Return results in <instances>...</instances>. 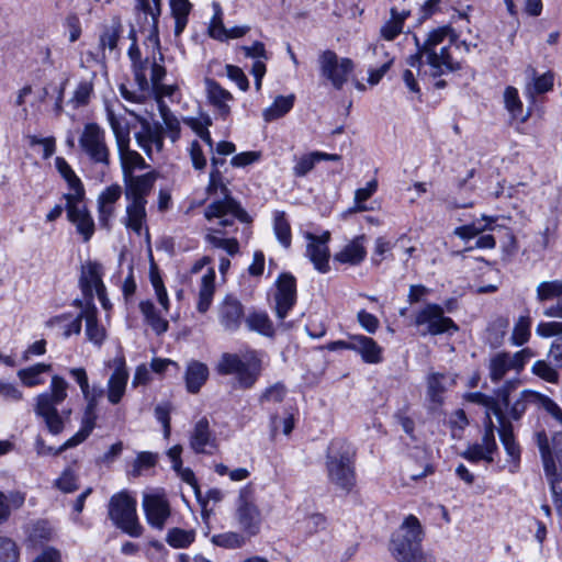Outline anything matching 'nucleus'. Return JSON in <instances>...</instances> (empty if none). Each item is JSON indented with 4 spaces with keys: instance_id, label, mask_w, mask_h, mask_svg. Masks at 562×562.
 Instances as JSON below:
<instances>
[{
    "instance_id": "obj_32",
    "label": "nucleus",
    "mask_w": 562,
    "mask_h": 562,
    "mask_svg": "<svg viewBox=\"0 0 562 562\" xmlns=\"http://www.w3.org/2000/svg\"><path fill=\"white\" fill-rule=\"evenodd\" d=\"M215 292V272L210 269L201 280L199 291V301L196 304L198 312L204 314L209 311Z\"/></svg>"
},
{
    "instance_id": "obj_54",
    "label": "nucleus",
    "mask_w": 562,
    "mask_h": 562,
    "mask_svg": "<svg viewBox=\"0 0 562 562\" xmlns=\"http://www.w3.org/2000/svg\"><path fill=\"white\" fill-rule=\"evenodd\" d=\"M194 531L181 528H171L167 532L166 541L172 548H188L194 541Z\"/></svg>"
},
{
    "instance_id": "obj_41",
    "label": "nucleus",
    "mask_w": 562,
    "mask_h": 562,
    "mask_svg": "<svg viewBox=\"0 0 562 562\" xmlns=\"http://www.w3.org/2000/svg\"><path fill=\"white\" fill-rule=\"evenodd\" d=\"M533 396L540 397V393L531 390H524L520 393L519 398L515 401V403L512 406L509 405L506 408L508 409L509 416L513 419L518 420L524 415L528 406H535L539 408V401H536Z\"/></svg>"
},
{
    "instance_id": "obj_10",
    "label": "nucleus",
    "mask_w": 562,
    "mask_h": 562,
    "mask_svg": "<svg viewBox=\"0 0 562 562\" xmlns=\"http://www.w3.org/2000/svg\"><path fill=\"white\" fill-rule=\"evenodd\" d=\"M79 144L94 164L104 166L110 164V151L105 144L104 131L97 123L85 125Z\"/></svg>"
},
{
    "instance_id": "obj_56",
    "label": "nucleus",
    "mask_w": 562,
    "mask_h": 562,
    "mask_svg": "<svg viewBox=\"0 0 562 562\" xmlns=\"http://www.w3.org/2000/svg\"><path fill=\"white\" fill-rule=\"evenodd\" d=\"M392 19L381 27V36L386 41H393L403 30L405 14H398L395 9H392Z\"/></svg>"
},
{
    "instance_id": "obj_13",
    "label": "nucleus",
    "mask_w": 562,
    "mask_h": 562,
    "mask_svg": "<svg viewBox=\"0 0 562 562\" xmlns=\"http://www.w3.org/2000/svg\"><path fill=\"white\" fill-rule=\"evenodd\" d=\"M138 1V8L146 14H149L153 20V29L155 34V44L159 48V40L157 36L158 33V18L161 13L160 8V0H137ZM158 60L157 57L154 55L150 64V82L153 88L158 87L159 83H161V80L166 76V68L161 65L164 61V55L158 49Z\"/></svg>"
},
{
    "instance_id": "obj_21",
    "label": "nucleus",
    "mask_w": 562,
    "mask_h": 562,
    "mask_svg": "<svg viewBox=\"0 0 562 562\" xmlns=\"http://www.w3.org/2000/svg\"><path fill=\"white\" fill-rule=\"evenodd\" d=\"M527 351H518L514 355L508 352H498L490 360V379L493 382H499L510 371L519 372L521 370V362L519 358Z\"/></svg>"
},
{
    "instance_id": "obj_62",
    "label": "nucleus",
    "mask_w": 562,
    "mask_h": 562,
    "mask_svg": "<svg viewBox=\"0 0 562 562\" xmlns=\"http://www.w3.org/2000/svg\"><path fill=\"white\" fill-rule=\"evenodd\" d=\"M531 319L529 316H520L515 324L512 339L515 345H524L530 337Z\"/></svg>"
},
{
    "instance_id": "obj_15",
    "label": "nucleus",
    "mask_w": 562,
    "mask_h": 562,
    "mask_svg": "<svg viewBox=\"0 0 562 562\" xmlns=\"http://www.w3.org/2000/svg\"><path fill=\"white\" fill-rule=\"evenodd\" d=\"M518 380L507 381L502 389L497 392V398L487 396L481 392L470 393L468 398L472 403H476L486 407V416H491V413L497 417V420L502 419L504 414V408L509 406V394L513 390L516 389Z\"/></svg>"
},
{
    "instance_id": "obj_45",
    "label": "nucleus",
    "mask_w": 562,
    "mask_h": 562,
    "mask_svg": "<svg viewBox=\"0 0 562 562\" xmlns=\"http://www.w3.org/2000/svg\"><path fill=\"white\" fill-rule=\"evenodd\" d=\"M448 36L452 43L454 41V34L452 27L449 25L440 26L429 32L427 38L423 43V50L426 52V57L429 53L435 52V48Z\"/></svg>"
},
{
    "instance_id": "obj_22",
    "label": "nucleus",
    "mask_w": 562,
    "mask_h": 562,
    "mask_svg": "<svg viewBox=\"0 0 562 562\" xmlns=\"http://www.w3.org/2000/svg\"><path fill=\"white\" fill-rule=\"evenodd\" d=\"M67 218L72 223L83 241H89L94 233V221L83 202L65 206Z\"/></svg>"
},
{
    "instance_id": "obj_55",
    "label": "nucleus",
    "mask_w": 562,
    "mask_h": 562,
    "mask_svg": "<svg viewBox=\"0 0 562 562\" xmlns=\"http://www.w3.org/2000/svg\"><path fill=\"white\" fill-rule=\"evenodd\" d=\"M446 375L442 373H431L427 380V394L432 403L440 404L442 402V394L446 391L443 381Z\"/></svg>"
},
{
    "instance_id": "obj_12",
    "label": "nucleus",
    "mask_w": 562,
    "mask_h": 562,
    "mask_svg": "<svg viewBox=\"0 0 562 562\" xmlns=\"http://www.w3.org/2000/svg\"><path fill=\"white\" fill-rule=\"evenodd\" d=\"M218 190L223 195V199L214 201L207 205L204 211L205 218L211 221L215 217H223L224 215L231 214L234 218H237L241 223H250L251 217L231 195V191L227 186L222 183Z\"/></svg>"
},
{
    "instance_id": "obj_7",
    "label": "nucleus",
    "mask_w": 562,
    "mask_h": 562,
    "mask_svg": "<svg viewBox=\"0 0 562 562\" xmlns=\"http://www.w3.org/2000/svg\"><path fill=\"white\" fill-rule=\"evenodd\" d=\"M236 519L240 529L249 537L259 533L262 516L260 509L255 503V497L249 486L244 487L239 493L236 507Z\"/></svg>"
},
{
    "instance_id": "obj_52",
    "label": "nucleus",
    "mask_w": 562,
    "mask_h": 562,
    "mask_svg": "<svg viewBox=\"0 0 562 562\" xmlns=\"http://www.w3.org/2000/svg\"><path fill=\"white\" fill-rule=\"evenodd\" d=\"M159 113L166 126V130L169 133V136L172 142H176L180 136V122L175 116V114L170 111L168 105L164 102V100H159Z\"/></svg>"
},
{
    "instance_id": "obj_42",
    "label": "nucleus",
    "mask_w": 562,
    "mask_h": 562,
    "mask_svg": "<svg viewBox=\"0 0 562 562\" xmlns=\"http://www.w3.org/2000/svg\"><path fill=\"white\" fill-rule=\"evenodd\" d=\"M170 9L176 22L175 35L179 36L187 26L191 3L189 0H170Z\"/></svg>"
},
{
    "instance_id": "obj_35",
    "label": "nucleus",
    "mask_w": 562,
    "mask_h": 562,
    "mask_svg": "<svg viewBox=\"0 0 562 562\" xmlns=\"http://www.w3.org/2000/svg\"><path fill=\"white\" fill-rule=\"evenodd\" d=\"M25 494L11 491L8 494L0 492V525L8 521L12 509H19L24 505Z\"/></svg>"
},
{
    "instance_id": "obj_25",
    "label": "nucleus",
    "mask_w": 562,
    "mask_h": 562,
    "mask_svg": "<svg viewBox=\"0 0 562 562\" xmlns=\"http://www.w3.org/2000/svg\"><path fill=\"white\" fill-rule=\"evenodd\" d=\"M426 63L430 67V76L436 78L447 72H453L461 68L458 61H453L449 46H443L440 52L429 53Z\"/></svg>"
},
{
    "instance_id": "obj_58",
    "label": "nucleus",
    "mask_w": 562,
    "mask_h": 562,
    "mask_svg": "<svg viewBox=\"0 0 562 562\" xmlns=\"http://www.w3.org/2000/svg\"><path fill=\"white\" fill-rule=\"evenodd\" d=\"M66 182L70 191L64 194L66 205H69L70 203L75 204L83 202L86 191L81 180L77 177V175L75 173L71 178L67 179Z\"/></svg>"
},
{
    "instance_id": "obj_30",
    "label": "nucleus",
    "mask_w": 562,
    "mask_h": 562,
    "mask_svg": "<svg viewBox=\"0 0 562 562\" xmlns=\"http://www.w3.org/2000/svg\"><path fill=\"white\" fill-rule=\"evenodd\" d=\"M207 378L209 369L206 364L200 361L189 362L184 374L188 392L192 394L198 393L202 385L206 382Z\"/></svg>"
},
{
    "instance_id": "obj_18",
    "label": "nucleus",
    "mask_w": 562,
    "mask_h": 562,
    "mask_svg": "<svg viewBox=\"0 0 562 562\" xmlns=\"http://www.w3.org/2000/svg\"><path fill=\"white\" fill-rule=\"evenodd\" d=\"M157 176L155 172H147L140 176H126L123 178L125 184V198L130 202L147 203Z\"/></svg>"
},
{
    "instance_id": "obj_39",
    "label": "nucleus",
    "mask_w": 562,
    "mask_h": 562,
    "mask_svg": "<svg viewBox=\"0 0 562 562\" xmlns=\"http://www.w3.org/2000/svg\"><path fill=\"white\" fill-rule=\"evenodd\" d=\"M295 101L294 94H289L286 97L284 95H278L272 105L267 108L262 115L265 121L271 122L274 120H278L285 115L290 110L293 108Z\"/></svg>"
},
{
    "instance_id": "obj_44",
    "label": "nucleus",
    "mask_w": 562,
    "mask_h": 562,
    "mask_svg": "<svg viewBox=\"0 0 562 562\" xmlns=\"http://www.w3.org/2000/svg\"><path fill=\"white\" fill-rule=\"evenodd\" d=\"M52 370V364L36 363L18 371V376L25 386L32 387L43 383L41 375Z\"/></svg>"
},
{
    "instance_id": "obj_34",
    "label": "nucleus",
    "mask_w": 562,
    "mask_h": 562,
    "mask_svg": "<svg viewBox=\"0 0 562 562\" xmlns=\"http://www.w3.org/2000/svg\"><path fill=\"white\" fill-rule=\"evenodd\" d=\"M306 255L319 272L325 273L329 270V249L327 245H324V241L316 243L310 240L306 247Z\"/></svg>"
},
{
    "instance_id": "obj_20",
    "label": "nucleus",
    "mask_w": 562,
    "mask_h": 562,
    "mask_svg": "<svg viewBox=\"0 0 562 562\" xmlns=\"http://www.w3.org/2000/svg\"><path fill=\"white\" fill-rule=\"evenodd\" d=\"M214 15L209 26V34L212 38L226 42L231 38H240L245 36L249 31L250 26L241 25L226 29L223 23V12L218 2H213Z\"/></svg>"
},
{
    "instance_id": "obj_40",
    "label": "nucleus",
    "mask_w": 562,
    "mask_h": 562,
    "mask_svg": "<svg viewBox=\"0 0 562 562\" xmlns=\"http://www.w3.org/2000/svg\"><path fill=\"white\" fill-rule=\"evenodd\" d=\"M97 313L94 305L87 306L85 310L86 335L93 344L101 345L104 339V329L98 325Z\"/></svg>"
},
{
    "instance_id": "obj_38",
    "label": "nucleus",
    "mask_w": 562,
    "mask_h": 562,
    "mask_svg": "<svg viewBox=\"0 0 562 562\" xmlns=\"http://www.w3.org/2000/svg\"><path fill=\"white\" fill-rule=\"evenodd\" d=\"M117 150L121 159L123 178L126 176H134L133 171L135 169L146 168L144 158L137 151L131 150L130 145H126L123 148H117Z\"/></svg>"
},
{
    "instance_id": "obj_24",
    "label": "nucleus",
    "mask_w": 562,
    "mask_h": 562,
    "mask_svg": "<svg viewBox=\"0 0 562 562\" xmlns=\"http://www.w3.org/2000/svg\"><path fill=\"white\" fill-rule=\"evenodd\" d=\"M541 337L558 336L548 352V359L559 368H562V322L540 323L536 328Z\"/></svg>"
},
{
    "instance_id": "obj_2",
    "label": "nucleus",
    "mask_w": 562,
    "mask_h": 562,
    "mask_svg": "<svg viewBox=\"0 0 562 562\" xmlns=\"http://www.w3.org/2000/svg\"><path fill=\"white\" fill-rule=\"evenodd\" d=\"M537 443L554 502L562 516V434H557L550 445L547 435L538 432Z\"/></svg>"
},
{
    "instance_id": "obj_49",
    "label": "nucleus",
    "mask_w": 562,
    "mask_h": 562,
    "mask_svg": "<svg viewBox=\"0 0 562 562\" xmlns=\"http://www.w3.org/2000/svg\"><path fill=\"white\" fill-rule=\"evenodd\" d=\"M245 323L249 330L258 331L265 336H272L273 327L266 313H251L245 317Z\"/></svg>"
},
{
    "instance_id": "obj_51",
    "label": "nucleus",
    "mask_w": 562,
    "mask_h": 562,
    "mask_svg": "<svg viewBox=\"0 0 562 562\" xmlns=\"http://www.w3.org/2000/svg\"><path fill=\"white\" fill-rule=\"evenodd\" d=\"M93 94V80L85 79L81 80L74 91L72 98L69 102L75 109L87 105L90 102V98Z\"/></svg>"
},
{
    "instance_id": "obj_8",
    "label": "nucleus",
    "mask_w": 562,
    "mask_h": 562,
    "mask_svg": "<svg viewBox=\"0 0 562 562\" xmlns=\"http://www.w3.org/2000/svg\"><path fill=\"white\" fill-rule=\"evenodd\" d=\"M415 325L426 326L422 335H441L445 333L457 331L458 325L452 318L445 316L443 308L435 303L426 304L415 316Z\"/></svg>"
},
{
    "instance_id": "obj_37",
    "label": "nucleus",
    "mask_w": 562,
    "mask_h": 562,
    "mask_svg": "<svg viewBox=\"0 0 562 562\" xmlns=\"http://www.w3.org/2000/svg\"><path fill=\"white\" fill-rule=\"evenodd\" d=\"M106 116L115 136L117 148L130 145V127L125 119L115 115L114 111L106 106Z\"/></svg>"
},
{
    "instance_id": "obj_11",
    "label": "nucleus",
    "mask_w": 562,
    "mask_h": 562,
    "mask_svg": "<svg viewBox=\"0 0 562 562\" xmlns=\"http://www.w3.org/2000/svg\"><path fill=\"white\" fill-rule=\"evenodd\" d=\"M102 276L103 267L97 261H88L86 265L81 266L79 288L87 302V306L94 305V294L98 299H103L105 285L102 281Z\"/></svg>"
},
{
    "instance_id": "obj_27",
    "label": "nucleus",
    "mask_w": 562,
    "mask_h": 562,
    "mask_svg": "<svg viewBox=\"0 0 562 562\" xmlns=\"http://www.w3.org/2000/svg\"><path fill=\"white\" fill-rule=\"evenodd\" d=\"M97 419V409H92L91 407H85L80 429L71 438L65 441L58 448V451H65L83 442L95 428Z\"/></svg>"
},
{
    "instance_id": "obj_26",
    "label": "nucleus",
    "mask_w": 562,
    "mask_h": 562,
    "mask_svg": "<svg viewBox=\"0 0 562 562\" xmlns=\"http://www.w3.org/2000/svg\"><path fill=\"white\" fill-rule=\"evenodd\" d=\"M352 350L360 353L366 363H380L383 360V349L374 339L363 335L352 336Z\"/></svg>"
},
{
    "instance_id": "obj_19",
    "label": "nucleus",
    "mask_w": 562,
    "mask_h": 562,
    "mask_svg": "<svg viewBox=\"0 0 562 562\" xmlns=\"http://www.w3.org/2000/svg\"><path fill=\"white\" fill-rule=\"evenodd\" d=\"M112 367L114 370L108 381V401L116 405L122 401L125 394L130 374L124 357L114 358L112 360Z\"/></svg>"
},
{
    "instance_id": "obj_50",
    "label": "nucleus",
    "mask_w": 562,
    "mask_h": 562,
    "mask_svg": "<svg viewBox=\"0 0 562 562\" xmlns=\"http://www.w3.org/2000/svg\"><path fill=\"white\" fill-rule=\"evenodd\" d=\"M370 49L374 55L383 54L387 57V59L378 68L369 69V77L368 82L372 86L378 85L381 79L384 77V75L389 71L393 64V58H390L385 47L383 45H372L370 46Z\"/></svg>"
},
{
    "instance_id": "obj_4",
    "label": "nucleus",
    "mask_w": 562,
    "mask_h": 562,
    "mask_svg": "<svg viewBox=\"0 0 562 562\" xmlns=\"http://www.w3.org/2000/svg\"><path fill=\"white\" fill-rule=\"evenodd\" d=\"M423 529L419 520L409 515L392 535L390 551L395 560L428 555L422 550Z\"/></svg>"
},
{
    "instance_id": "obj_36",
    "label": "nucleus",
    "mask_w": 562,
    "mask_h": 562,
    "mask_svg": "<svg viewBox=\"0 0 562 562\" xmlns=\"http://www.w3.org/2000/svg\"><path fill=\"white\" fill-rule=\"evenodd\" d=\"M146 204L139 202H130L126 206V217L124 224L136 234H140L143 224L146 221Z\"/></svg>"
},
{
    "instance_id": "obj_6",
    "label": "nucleus",
    "mask_w": 562,
    "mask_h": 562,
    "mask_svg": "<svg viewBox=\"0 0 562 562\" xmlns=\"http://www.w3.org/2000/svg\"><path fill=\"white\" fill-rule=\"evenodd\" d=\"M318 66L321 76L330 82L336 90L342 89L355 70V64L350 58H340L330 49L324 50L318 55Z\"/></svg>"
},
{
    "instance_id": "obj_17",
    "label": "nucleus",
    "mask_w": 562,
    "mask_h": 562,
    "mask_svg": "<svg viewBox=\"0 0 562 562\" xmlns=\"http://www.w3.org/2000/svg\"><path fill=\"white\" fill-rule=\"evenodd\" d=\"M143 508L147 522L158 530H162L171 515V508L165 495L145 494Z\"/></svg>"
},
{
    "instance_id": "obj_3",
    "label": "nucleus",
    "mask_w": 562,
    "mask_h": 562,
    "mask_svg": "<svg viewBox=\"0 0 562 562\" xmlns=\"http://www.w3.org/2000/svg\"><path fill=\"white\" fill-rule=\"evenodd\" d=\"M68 386L69 384L64 378L54 375L50 381L49 391L36 397L35 412L38 416L43 417L48 430L53 435H57L64 429V420L56 406L67 398Z\"/></svg>"
},
{
    "instance_id": "obj_5",
    "label": "nucleus",
    "mask_w": 562,
    "mask_h": 562,
    "mask_svg": "<svg viewBox=\"0 0 562 562\" xmlns=\"http://www.w3.org/2000/svg\"><path fill=\"white\" fill-rule=\"evenodd\" d=\"M136 499L127 492L114 494L108 505L109 518L123 532L131 537H140L143 526L139 524L136 513Z\"/></svg>"
},
{
    "instance_id": "obj_59",
    "label": "nucleus",
    "mask_w": 562,
    "mask_h": 562,
    "mask_svg": "<svg viewBox=\"0 0 562 562\" xmlns=\"http://www.w3.org/2000/svg\"><path fill=\"white\" fill-rule=\"evenodd\" d=\"M552 361L548 360H537L531 368V371L535 375L541 378L542 380L557 383L559 380V373L552 367Z\"/></svg>"
},
{
    "instance_id": "obj_63",
    "label": "nucleus",
    "mask_w": 562,
    "mask_h": 562,
    "mask_svg": "<svg viewBox=\"0 0 562 562\" xmlns=\"http://www.w3.org/2000/svg\"><path fill=\"white\" fill-rule=\"evenodd\" d=\"M20 552L16 543L7 537H0V562H18Z\"/></svg>"
},
{
    "instance_id": "obj_64",
    "label": "nucleus",
    "mask_w": 562,
    "mask_h": 562,
    "mask_svg": "<svg viewBox=\"0 0 562 562\" xmlns=\"http://www.w3.org/2000/svg\"><path fill=\"white\" fill-rule=\"evenodd\" d=\"M504 102L506 109L514 115L518 116L522 111V103L519 99L518 91L514 87H507L504 92Z\"/></svg>"
},
{
    "instance_id": "obj_14",
    "label": "nucleus",
    "mask_w": 562,
    "mask_h": 562,
    "mask_svg": "<svg viewBox=\"0 0 562 562\" xmlns=\"http://www.w3.org/2000/svg\"><path fill=\"white\" fill-rule=\"evenodd\" d=\"M216 312L220 325L227 333L237 331L245 322L244 305L232 294H227L217 304Z\"/></svg>"
},
{
    "instance_id": "obj_43",
    "label": "nucleus",
    "mask_w": 562,
    "mask_h": 562,
    "mask_svg": "<svg viewBox=\"0 0 562 562\" xmlns=\"http://www.w3.org/2000/svg\"><path fill=\"white\" fill-rule=\"evenodd\" d=\"M139 146L146 151L147 155L150 154V145H155L158 151H161L164 148V128L161 125L157 124L154 128L147 127L146 134L136 136Z\"/></svg>"
},
{
    "instance_id": "obj_9",
    "label": "nucleus",
    "mask_w": 562,
    "mask_h": 562,
    "mask_svg": "<svg viewBox=\"0 0 562 562\" xmlns=\"http://www.w3.org/2000/svg\"><path fill=\"white\" fill-rule=\"evenodd\" d=\"M220 374H235L238 387L247 390L255 385L259 376V369L241 360L238 355L224 353L217 366Z\"/></svg>"
},
{
    "instance_id": "obj_28",
    "label": "nucleus",
    "mask_w": 562,
    "mask_h": 562,
    "mask_svg": "<svg viewBox=\"0 0 562 562\" xmlns=\"http://www.w3.org/2000/svg\"><path fill=\"white\" fill-rule=\"evenodd\" d=\"M364 241H366L364 235L355 237L339 252H337L334 256V259L341 263H349L352 266L359 265L360 262H362L364 260V258L367 256Z\"/></svg>"
},
{
    "instance_id": "obj_33",
    "label": "nucleus",
    "mask_w": 562,
    "mask_h": 562,
    "mask_svg": "<svg viewBox=\"0 0 562 562\" xmlns=\"http://www.w3.org/2000/svg\"><path fill=\"white\" fill-rule=\"evenodd\" d=\"M139 310L145 317L146 323L151 327V329L157 334L161 335L166 333L169 328L168 321L162 318L158 312L154 303L149 300L142 301L139 303Z\"/></svg>"
},
{
    "instance_id": "obj_47",
    "label": "nucleus",
    "mask_w": 562,
    "mask_h": 562,
    "mask_svg": "<svg viewBox=\"0 0 562 562\" xmlns=\"http://www.w3.org/2000/svg\"><path fill=\"white\" fill-rule=\"evenodd\" d=\"M273 231L279 243L284 248H289L292 240L291 226L283 211H277L274 213Z\"/></svg>"
},
{
    "instance_id": "obj_16",
    "label": "nucleus",
    "mask_w": 562,
    "mask_h": 562,
    "mask_svg": "<svg viewBox=\"0 0 562 562\" xmlns=\"http://www.w3.org/2000/svg\"><path fill=\"white\" fill-rule=\"evenodd\" d=\"M274 302L277 317L284 319L296 302V280L291 273L278 278Z\"/></svg>"
},
{
    "instance_id": "obj_48",
    "label": "nucleus",
    "mask_w": 562,
    "mask_h": 562,
    "mask_svg": "<svg viewBox=\"0 0 562 562\" xmlns=\"http://www.w3.org/2000/svg\"><path fill=\"white\" fill-rule=\"evenodd\" d=\"M536 293L539 302L560 301L562 296V280L542 281L537 285Z\"/></svg>"
},
{
    "instance_id": "obj_57",
    "label": "nucleus",
    "mask_w": 562,
    "mask_h": 562,
    "mask_svg": "<svg viewBox=\"0 0 562 562\" xmlns=\"http://www.w3.org/2000/svg\"><path fill=\"white\" fill-rule=\"evenodd\" d=\"M122 32L121 21L115 19L112 21V24L105 29V31L100 36V45L102 48H109L113 50L117 46V41L120 38Z\"/></svg>"
},
{
    "instance_id": "obj_53",
    "label": "nucleus",
    "mask_w": 562,
    "mask_h": 562,
    "mask_svg": "<svg viewBox=\"0 0 562 562\" xmlns=\"http://www.w3.org/2000/svg\"><path fill=\"white\" fill-rule=\"evenodd\" d=\"M53 537L54 530L46 520H37L34 522L29 535L30 541L35 546L48 542Z\"/></svg>"
},
{
    "instance_id": "obj_46",
    "label": "nucleus",
    "mask_w": 562,
    "mask_h": 562,
    "mask_svg": "<svg viewBox=\"0 0 562 562\" xmlns=\"http://www.w3.org/2000/svg\"><path fill=\"white\" fill-rule=\"evenodd\" d=\"M494 222L493 218L483 217L482 221L473 222L469 225L459 226L454 229V235L463 240H470L474 237H477L486 229L490 228V225Z\"/></svg>"
},
{
    "instance_id": "obj_23",
    "label": "nucleus",
    "mask_w": 562,
    "mask_h": 562,
    "mask_svg": "<svg viewBox=\"0 0 562 562\" xmlns=\"http://www.w3.org/2000/svg\"><path fill=\"white\" fill-rule=\"evenodd\" d=\"M190 447L195 453H212L216 448V437L210 429V423L206 417L199 419L190 436Z\"/></svg>"
},
{
    "instance_id": "obj_1",
    "label": "nucleus",
    "mask_w": 562,
    "mask_h": 562,
    "mask_svg": "<svg viewBox=\"0 0 562 562\" xmlns=\"http://www.w3.org/2000/svg\"><path fill=\"white\" fill-rule=\"evenodd\" d=\"M356 447L344 438L333 439L325 453L327 480L336 488L350 493L357 483Z\"/></svg>"
},
{
    "instance_id": "obj_61",
    "label": "nucleus",
    "mask_w": 562,
    "mask_h": 562,
    "mask_svg": "<svg viewBox=\"0 0 562 562\" xmlns=\"http://www.w3.org/2000/svg\"><path fill=\"white\" fill-rule=\"evenodd\" d=\"M150 64L151 60L148 57L132 64L134 78L140 91H147L149 89L147 70L150 69Z\"/></svg>"
},
{
    "instance_id": "obj_31",
    "label": "nucleus",
    "mask_w": 562,
    "mask_h": 562,
    "mask_svg": "<svg viewBox=\"0 0 562 562\" xmlns=\"http://www.w3.org/2000/svg\"><path fill=\"white\" fill-rule=\"evenodd\" d=\"M501 427L498 429L499 439L502 445L504 446L506 453L510 457L512 461L515 463V468L517 467L520 460V447L516 442L513 426L510 422L506 419L504 416L498 420Z\"/></svg>"
},
{
    "instance_id": "obj_60",
    "label": "nucleus",
    "mask_w": 562,
    "mask_h": 562,
    "mask_svg": "<svg viewBox=\"0 0 562 562\" xmlns=\"http://www.w3.org/2000/svg\"><path fill=\"white\" fill-rule=\"evenodd\" d=\"M212 542L218 547L227 549L241 548L246 539L238 532H224L212 537Z\"/></svg>"
},
{
    "instance_id": "obj_29",
    "label": "nucleus",
    "mask_w": 562,
    "mask_h": 562,
    "mask_svg": "<svg viewBox=\"0 0 562 562\" xmlns=\"http://www.w3.org/2000/svg\"><path fill=\"white\" fill-rule=\"evenodd\" d=\"M205 85L210 102L217 109L221 116H227L231 112L227 102L233 99L231 92L222 88L213 79H205Z\"/></svg>"
}]
</instances>
